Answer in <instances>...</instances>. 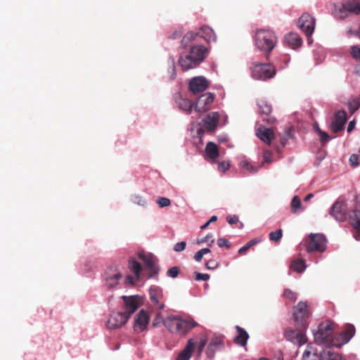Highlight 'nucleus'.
<instances>
[{
    "label": "nucleus",
    "mask_w": 360,
    "mask_h": 360,
    "mask_svg": "<svg viewBox=\"0 0 360 360\" xmlns=\"http://www.w3.org/2000/svg\"><path fill=\"white\" fill-rule=\"evenodd\" d=\"M284 41L293 49H299L302 45V40L299 34L295 32H290L284 37Z\"/></svg>",
    "instance_id": "bb28decb"
},
{
    "label": "nucleus",
    "mask_w": 360,
    "mask_h": 360,
    "mask_svg": "<svg viewBox=\"0 0 360 360\" xmlns=\"http://www.w3.org/2000/svg\"><path fill=\"white\" fill-rule=\"evenodd\" d=\"M164 326L168 331L174 335H186L198 326L193 319H184L179 316H169L165 319Z\"/></svg>",
    "instance_id": "f03ea898"
},
{
    "label": "nucleus",
    "mask_w": 360,
    "mask_h": 360,
    "mask_svg": "<svg viewBox=\"0 0 360 360\" xmlns=\"http://www.w3.org/2000/svg\"><path fill=\"white\" fill-rule=\"evenodd\" d=\"M165 319L160 313H158L153 321V326L156 328L158 327L161 323L164 324Z\"/></svg>",
    "instance_id": "09e8293b"
},
{
    "label": "nucleus",
    "mask_w": 360,
    "mask_h": 360,
    "mask_svg": "<svg viewBox=\"0 0 360 360\" xmlns=\"http://www.w3.org/2000/svg\"><path fill=\"white\" fill-rule=\"evenodd\" d=\"M355 328L353 326H347L346 328L333 336L331 347H340L347 344L354 335Z\"/></svg>",
    "instance_id": "1a4fd4ad"
},
{
    "label": "nucleus",
    "mask_w": 360,
    "mask_h": 360,
    "mask_svg": "<svg viewBox=\"0 0 360 360\" xmlns=\"http://www.w3.org/2000/svg\"><path fill=\"white\" fill-rule=\"evenodd\" d=\"M219 120V114L218 112H210L202 120L204 127L207 131H214L217 127Z\"/></svg>",
    "instance_id": "4be33fe9"
},
{
    "label": "nucleus",
    "mask_w": 360,
    "mask_h": 360,
    "mask_svg": "<svg viewBox=\"0 0 360 360\" xmlns=\"http://www.w3.org/2000/svg\"><path fill=\"white\" fill-rule=\"evenodd\" d=\"M199 37L206 42L211 43L217 41V35L214 30L208 26H202L198 31Z\"/></svg>",
    "instance_id": "cd10ccee"
},
{
    "label": "nucleus",
    "mask_w": 360,
    "mask_h": 360,
    "mask_svg": "<svg viewBox=\"0 0 360 360\" xmlns=\"http://www.w3.org/2000/svg\"><path fill=\"white\" fill-rule=\"evenodd\" d=\"M334 15L340 20H344L349 16V9L347 8V2L343 1L341 5L334 6Z\"/></svg>",
    "instance_id": "2f4dec72"
},
{
    "label": "nucleus",
    "mask_w": 360,
    "mask_h": 360,
    "mask_svg": "<svg viewBox=\"0 0 360 360\" xmlns=\"http://www.w3.org/2000/svg\"><path fill=\"white\" fill-rule=\"evenodd\" d=\"M199 37L198 32H187L182 39V46L184 48L190 46V44L195 41L196 38Z\"/></svg>",
    "instance_id": "e433bc0d"
},
{
    "label": "nucleus",
    "mask_w": 360,
    "mask_h": 360,
    "mask_svg": "<svg viewBox=\"0 0 360 360\" xmlns=\"http://www.w3.org/2000/svg\"><path fill=\"white\" fill-rule=\"evenodd\" d=\"M157 203L160 207H166L170 205L171 201L167 198L160 197L157 199Z\"/></svg>",
    "instance_id": "de8ad7c7"
},
{
    "label": "nucleus",
    "mask_w": 360,
    "mask_h": 360,
    "mask_svg": "<svg viewBox=\"0 0 360 360\" xmlns=\"http://www.w3.org/2000/svg\"><path fill=\"white\" fill-rule=\"evenodd\" d=\"M349 163L352 166H357L359 164V156L356 154H352L349 158Z\"/></svg>",
    "instance_id": "e2e57ef3"
},
{
    "label": "nucleus",
    "mask_w": 360,
    "mask_h": 360,
    "mask_svg": "<svg viewBox=\"0 0 360 360\" xmlns=\"http://www.w3.org/2000/svg\"><path fill=\"white\" fill-rule=\"evenodd\" d=\"M350 53L354 59H356L357 60H360V46H352L351 47Z\"/></svg>",
    "instance_id": "8fccbe9b"
},
{
    "label": "nucleus",
    "mask_w": 360,
    "mask_h": 360,
    "mask_svg": "<svg viewBox=\"0 0 360 360\" xmlns=\"http://www.w3.org/2000/svg\"><path fill=\"white\" fill-rule=\"evenodd\" d=\"M334 324L330 321H324L319 324L318 330L314 332V340L318 345L331 347L333 336Z\"/></svg>",
    "instance_id": "20e7f679"
},
{
    "label": "nucleus",
    "mask_w": 360,
    "mask_h": 360,
    "mask_svg": "<svg viewBox=\"0 0 360 360\" xmlns=\"http://www.w3.org/2000/svg\"><path fill=\"white\" fill-rule=\"evenodd\" d=\"M283 295L285 298L293 301L295 300L297 297V294L290 289L285 290Z\"/></svg>",
    "instance_id": "5fc2aeb1"
},
{
    "label": "nucleus",
    "mask_w": 360,
    "mask_h": 360,
    "mask_svg": "<svg viewBox=\"0 0 360 360\" xmlns=\"http://www.w3.org/2000/svg\"><path fill=\"white\" fill-rule=\"evenodd\" d=\"M237 335L235 338V342L240 346H245L249 338V335L247 331L243 328L236 326Z\"/></svg>",
    "instance_id": "473e14b6"
},
{
    "label": "nucleus",
    "mask_w": 360,
    "mask_h": 360,
    "mask_svg": "<svg viewBox=\"0 0 360 360\" xmlns=\"http://www.w3.org/2000/svg\"><path fill=\"white\" fill-rule=\"evenodd\" d=\"M257 242H258V240L256 239L249 241L248 243H246L245 245H243L238 250V253H240V254L243 253L244 252L248 250L250 247H252V245L257 243Z\"/></svg>",
    "instance_id": "603ef678"
},
{
    "label": "nucleus",
    "mask_w": 360,
    "mask_h": 360,
    "mask_svg": "<svg viewBox=\"0 0 360 360\" xmlns=\"http://www.w3.org/2000/svg\"><path fill=\"white\" fill-rule=\"evenodd\" d=\"M303 360H319L320 355L318 354L317 348L313 344H309L302 354Z\"/></svg>",
    "instance_id": "7c9ffc66"
},
{
    "label": "nucleus",
    "mask_w": 360,
    "mask_h": 360,
    "mask_svg": "<svg viewBox=\"0 0 360 360\" xmlns=\"http://www.w3.org/2000/svg\"><path fill=\"white\" fill-rule=\"evenodd\" d=\"M351 112H354L360 107V97L350 101L348 103Z\"/></svg>",
    "instance_id": "37998d69"
},
{
    "label": "nucleus",
    "mask_w": 360,
    "mask_h": 360,
    "mask_svg": "<svg viewBox=\"0 0 360 360\" xmlns=\"http://www.w3.org/2000/svg\"><path fill=\"white\" fill-rule=\"evenodd\" d=\"M128 267H129L130 271L134 274L136 280L140 281L141 280V272L142 270L141 264L139 262H138L135 259L131 258L129 260Z\"/></svg>",
    "instance_id": "72a5a7b5"
},
{
    "label": "nucleus",
    "mask_w": 360,
    "mask_h": 360,
    "mask_svg": "<svg viewBox=\"0 0 360 360\" xmlns=\"http://www.w3.org/2000/svg\"><path fill=\"white\" fill-rule=\"evenodd\" d=\"M349 13L360 15V2L356 0L346 1Z\"/></svg>",
    "instance_id": "4c0bfd02"
},
{
    "label": "nucleus",
    "mask_w": 360,
    "mask_h": 360,
    "mask_svg": "<svg viewBox=\"0 0 360 360\" xmlns=\"http://www.w3.org/2000/svg\"><path fill=\"white\" fill-rule=\"evenodd\" d=\"M273 161L272 153L268 150H264L263 151V164L270 163Z\"/></svg>",
    "instance_id": "864d4df0"
},
{
    "label": "nucleus",
    "mask_w": 360,
    "mask_h": 360,
    "mask_svg": "<svg viewBox=\"0 0 360 360\" xmlns=\"http://www.w3.org/2000/svg\"><path fill=\"white\" fill-rule=\"evenodd\" d=\"M320 360H345L341 354L333 351L330 347L320 353Z\"/></svg>",
    "instance_id": "c85d7f7f"
},
{
    "label": "nucleus",
    "mask_w": 360,
    "mask_h": 360,
    "mask_svg": "<svg viewBox=\"0 0 360 360\" xmlns=\"http://www.w3.org/2000/svg\"><path fill=\"white\" fill-rule=\"evenodd\" d=\"M122 278V272L117 269H108L105 273V285L109 289H115L118 287Z\"/></svg>",
    "instance_id": "9b49d317"
},
{
    "label": "nucleus",
    "mask_w": 360,
    "mask_h": 360,
    "mask_svg": "<svg viewBox=\"0 0 360 360\" xmlns=\"http://www.w3.org/2000/svg\"><path fill=\"white\" fill-rule=\"evenodd\" d=\"M256 134L262 141L269 145L271 144L272 140L275 138L274 131L265 127H259L257 129Z\"/></svg>",
    "instance_id": "b1692460"
},
{
    "label": "nucleus",
    "mask_w": 360,
    "mask_h": 360,
    "mask_svg": "<svg viewBox=\"0 0 360 360\" xmlns=\"http://www.w3.org/2000/svg\"><path fill=\"white\" fill-rule=\"evenodd\" d=\"M208 53V49L204 45L191 44L180 54L178 63L184 71L194 69L205 60Z\"/></svg>",
    "instance_id": "f257e3e1"
},
{
    "label": "nucleus",
    "mask_w": 360,
    "mask_h": 360,
    "mask_svg": "<svg viewBox=\"0 0 360 360\" xmlns=\"http://www.w3.org/2000/svg\"><path fill=\"white\" fill-rule=\"evenodd\" d=\"M255 47L265 53H270L278 43V37L270 29H259L253 37Z\"/></svg>",
    "instance_id": "7ed1b4c3"
},
{
    "label": "nucleus",
    "mask_w": 360,
    "mask_h": 360,
    "mask_svg": "<svg viewBox=\"0 0 360 360\" xmlns=\"http://www.w3.org/2000/svg\"><path fill=\"white\" fill-rule=\"evenodd\" d=\"M209 86L208 80L203 76L193 77L189 82V89L193 94H198L206 90Z\"/></svg>",
    "instance_id": "2eb2a0df"
},
{
    "label": "nucleus",
    "mask_w": 360,
    "mask_h": 360,
    "mask_svg": "<svg viewBox=\"0 0 360 360\" xmlns=\"http://www.w3.org/2000/svg\"><path fill=\"white\" fill-rule=\"evenodd\" d=\"M326 249V238L319 233H311L309 236V241L307 245V251L323 252Z\"/></svg>",
    "instance_id": "0eeeda50"
},
{
    "label": "nucleus",
    "mask_w": 360,
    "mask_h": 360,
    "mask_svg": "<svg viewBox=\"0 0 360 360\" xmlns=\"http://www.w3.org/2000/svg\"><path fill=\"white\" fill-rule=\"evenodd\" d=\"M168 73H169V79L170 80H174L176 79V68H175V64H174V59L172 58L171 60V62H170V67L168 70Z\"/></svg>",
    "instance_id": "a18cd8bd"
},
{
    "label": "nucleus",
    "mask_w": 360,
    "mask_h": 360,
    "mask_svg": "<svg viewBox=\"0 0 360 360\" xmlns=\"http://www.w3.org/2000/svg\"><path fill=\"white\" fill-rule=\"evenodd\" d=\"M230 167V163L228 161H223L218 164V170L222 172H225Z\"/></svg>",
    "instance_id": "6e6d98bb"
},
{
    "label": "nucleus",
    "mask_w": 360,
    "mask_h": 360,
    "mask_svg": "<svg viewBox=\"0 0 360 360\" xmlns=\"http://www.w3.org/2000/svg\"><path fill=\"white\" fill-rule=\"evenodd\" d=\"M137 255L138 257L140 259H141L146 266V268L149 272L150 278L158 274V268L156 266L155 262H153V257L151 255L141 252H139Z\"/></svg>",
    "instance_id": "f3484780"
},
{
    "label": "nucleus",
    "mask_w": 360,
    "mask_h": 360,
    "mask_svg": "<svg viewBox=\"0 0 360 360\" xmlns=\"http://www.w3.org/2000/svg\"><path fill=\"white\" fill-rule=\"evenodd\" d=\"M285 336L288 341L299 346L304 345L307 341L304 333L298 330H287Z\"/></svg>",
    "instance_id": "dca6fc26"
},
{
    "label": "nucleus",
    "mask_w": 360,
    "mask_h": 360,
    "mask_svg": "<svg viewBox=\"0 0 360 360\" xmlns=\"http://www.w3.org/2000/svg\"><path fill=\"white\" fill-rule=\"evenodd\" d=\"M186 246V243L184 241L177 243L174 246V250L175 252H181L185 250Z\"/></svg>",
    "instance_id": "bf43d9fd"
},
{
    "label": "nucleus",
    "mask_w": 360,
    "mask_h": 360,
    "mask_svg": "<svg viewBox=\"0 0 360 360\" xmlns=\"http://www.w3.org/2000/svg\"><path fill=\"white\" fill-rule=\"evenodd\" d=\"M210 252H211V250L209 248H202L200 250L195 252V254L194 255V259H195V261H197L198 262H201L203 256L205 254L210 253Z\"/></svg>",
    "instance_id": "c03bdc74"
},
{
    "label": "nucleus",
    "mask_w": 360,
    "mask_h": 360,
    "mask_svg": "<svg viewBox=\"0 0 360 360\" xmlns=\"http://www.w3.org/2000/svg\"><path fill=\"white\" fill-rule=\"evenodd\" d=\"M190 130L193 139H195V143H201L202 136L204 132L202 127L199 124H192Z\"/></svg>",
    "instance_id": "f704fd0d"
},
{
    "label": "nucleus",
    "mask_w": 360,
    "mask_h": 360,
    "mask_svg": "<svg viewBox=\"0 0 360 360\" xmlns=\"http://www.w3.org/2000/svg\"><path fill=\"white\" fill-rule=\"evenodd\" d=\"M129 318L123 311H113L107 321L106 327L110 330L120 328L127 323Z\"/></svg>",
    "instance_id": "6e6552de"
},
{
    "label": "nucleus",
    "mask_w": 360,
    "mask_h": 360,
    "mask_svg": "<svg viewBox=\"0 0 360 360\" xmlns=\"http://www.w3.org/2000/svg\"><path fill=\"white\" fill-rule=\"evenodd\" d=\"M150 300L155 309H163L165 303L162 301L163 298L162 290L160 287L153 285L149 290Z\"/></svg>",
    "instance_id": "4468645a"
},
{
    "label": "nucleus",
    "mask_w": 360,
    "mask_h": 360,
    "mask_svg": "<svg viewBox=\"0 0 360 360\" xmlns=\"http://www.w3.org/2000/svg\"><path fill=\"white\" fill-rule=\"evenodd\" d=\"M347 207L344 202H336L330 210V214L338 221H343L346 219Z\"/></svg>",
    "instance_id": "6ab92c4d"
},
{
    "label": "nucleus",
    "mask_w": 360,
    "mask_h": 360,
    "mask_svg": "<svg viewBox=\"0 0 360 360\" xmlns=\"http://www.w3.org/2000/svg\"><path fill=\"white\" fill-rule=\"evenodd\" d=\"M175 102L179 110L186 114H191L193 108V103L190 100L178 94L176 96Z\"/></svg>",
    "instance_id": "393cba45"
},
{
    "label": "nucleus",
    "mask_w": 360,
    "mask_h": 360,
    "mask_svg": "<svg viewBox=\"0 0 360 360\" xmlns=\"http://www.w3.org/2000/svg\"><path fill=\"white\" fill-rule=\"evenodd\" d=\"M227 221L230 224H235L238 221V217L236 215H229L227 217Z\"/></svg>",
    "instance_id": "338daca9"
},
{
    "label": "nucleus",
    "mask_w": 360,
    "mask_h": 360,
    "mask_svg": "<svg viewBox=\"0 0 360 360\" xmlns=\"http://www.w3.org/2000/svg\"><path fill=\"white\" fill-rule=\"evenodd\" d=\"M195 279L196 281H207L210 279V275L207 274H201V273H198V272H195Z\"/></svg>",
    "instance_id": "13d9d810"
},
{
    "label": "nucleus",
    "mask_w": 360,
    "mask_h": 360,
    "mask_svg": "<svg viewBox=\"0 0 360 360\" xmlns=\"http://www.w3.org/2000/svg\"><path fill=\"white\" fill-rule=\"evenodd\" d=\"M214 97V94L210 92L202 94L195 103V110L198 112H205L209 110L211 108Z\"/></svg>",
    "instance_id": "f8f14e48"
},
{
    "label": "nucleus",
    "mask_w": 360,
    "mask_h": 360,
    "mask_svg": "<svg viewBox=\"0 0 360 360\" xmlns=\"http://www.w3.org/2000/svg\"><path fill=\"white\" fill-rule=\"evenodd\" d=\"M219 155L217 145L213 142H208L205 148V160L210 162H214Z\"/></svg>",
    "instance_id": "a878e982"
},
{
    "label": "nucleus",
    "mask_w": 360,
    "mask_h": 360,
    "mask_svg": "<svg viewBox=\"0 0 360 360\" xmlns=\"http://www.w3.org/2000/svg\"><path fill=\"white\" fill-rule=\"evenodd\" d=\"M121 299L124 301V311L123 312L129 317L143 304V298L139 295H123Z\"/></svg>",
    "instance_id": "9d476101"
},
{
    "label": "nucleus",
    "mask_w": 360,
    "mask_h": 360,
    "mask_svg": "<svg viewBox=\"0 0 360 360\" xmlns=\"http://www.w3.org/2000/svg\"><path fill=\"white\" fill-rule=\"evenodd\" d=\"M207 242L210 243V244H209L210 245H211L212 244H213L214 243V240L213 238V236L212 233L207 234L206 236L198 240V241H197L198 244H202V243H207Z\"/></svg>",
    "instance_id": "3c124183"
},
{
    "label": "nucleus",
    "mask_w": 360,
    "mask_h": 360,
    "mask_svg": "<svg viewBox=\"0 0 360 360\" xmlns=\"http://www.w3.org/2000/svg\"><path fill=\"white\" fill-rule=\"evenodd\" d=\"M239 165L242 169L250 174H255L262 167V165H257L256 163L252 162L246 158H243L240 160Z\"/></svg>",
    "instance_id": "c756f323"
},
{
    "label": "nucleus",
    "mask_w": 360,
    "mask_h": 360,
    "mask_svg": "<svg viewBox=\"0 0 360 360\" xmlns=\"http://www.w3.org/2000/svg\"><path fill=\"white\" fill-rule=\"evenodd\" d=\"M297 25L307 37H311L314 31L315 19L309 14L304 13L300 18Z\"/></svg>",
    "instance_id": "ddd939ff"
},
{
    "label": "nucleus",
    "mask_w": 360,
    "mask_h": 360,
    "mask_svg": "<svg viewBox=\"0 0 360 360\" xmlns=\"http://www.w3.org/2000/svg\"><path fill=\"white\" fill-rule=\"evenodd\" d=\"M131 201L139 206L146 207L147 205V200L143 197L139 195H133L131 197Z\"/></svg>",
    "instance_id": "a19ab883"
},
{
    "label": "nucleus",
    "mask_w": 360,
    "mask_h": 360,
    "mask_svg": "<svg viewBox=\"0 0 360 360\" xmlns=\"http://www.w3.org/2000/svg\"><path fill=\"white\" fill-rule=\"evenodd\" d=\"M306 268L307 265L305 261L301 259L295 260L291 264L292 270L298 273L303 272Z\"/></svg>",
    "instance_id": "58836bf2"
},
{
    "label": "nucleus",
    "mask_w": 360,
    "mask_h": 360,
    "mask_svg": "<svg viewBox=\"0 0 360 360\" xmlns=\"http://www.w3.org/2000/svg\"><path fill=\"white\" fill-rule=\"evenodd\" d=\"M206 344L207 340L205 338H201L198 345V351L199 354H200L201 352L203 351Z\"/></svg>",
    "instance_id": "680f3d73"
},
{
    "label": "nucleus",
    "mask_w": 360,
    "mask_h": 360,
    "mask_svg": "<svg viewBox=\"0 0 360 360\" xmlns=\"http://www.w3.org/2000/svg\"><path fill=\"white\" fill-rule=\"evenodd\" d=\"M283 232L281 229H278L276 231L271 232L269 238L273 241H278L282 238Z\"/></svg>",
    "instance_id": "49530a36"
},
{
    "label": "nucleus",
    "mask_w": 360,
    "mask_h": 360,
    "mask_svg": "<svg viewBox=\"0 0 360 360\" xmlns=\"http://www.w3.org/2000/svg\"><path fill=\"white\" fill-rule=\"evenodd\" d=\"M291 212L293 214H298L304 211V207L302 205L300 198L297 195H295L290 203Z\"/></svg>",
    "instance_id": "c9c22d12"
},
{
    "label": "nucleus",
    "mask_w": 360,
    "mask_h": 360,
    "mask_svg": "<svg viewBox=\"0 0 360 360\" xmlns=\"http://www.w3.org/2000/svg\"><path fill=\"white\" fill-rule=\"evenodd\" d=\"M217 245L220 248H224V247L229 248V241L226 238H220L218 239Z\"/></svg>",
    "instance_id": "0e129e2a"
},
{
    "label": "nucleus",
    "mask_w": 360,
    "mask_h": 360,
    "mask_svg": "<svg viewBox=\"0 0 360 360\" xmlns=\"http://www.w3.org/2000/svg\"><path fill=\"white\" fill-rule=\"evenodd\" d=\"M179 274V269L177 267H172L167 271V276L171 278H176Z\"/></svg>",
    "instance_id": "052dcab7"
},
{
    "label": "nucleus",
    "mask_w": 360,
    "mask_h": 360,
    "mask_svg": "<svg viewBox=\"0 0 360 360\" xmlns=\"http://www.w3.org/2000/svg\"><path fill=\"white\" fill-rule=\"evenodd\" d=\"M251 77L256 80L266 81L276 75V69L267 63H254L250 68Z\"/></svg>",
    "instance_id": "39448f33"
},
{
    "label": "nucleus",
    "mask_w": 360,
    "mask_h": 360,
    "mask_svg": "<svg viewBox=\"0 0 360 360\" xmlns=\"http://www.w3.org/2000/svg\"><path fill=\"white\" fill-rule=\"evenodd\" d=\"M259 111L264 115H269L271 111V106L266 101L260 100L257 103Z\"/></svg>",
    "instance_id": "ea45409f"
},
{
    "label": "nucleus",
    "mask_w": 360,
    "mask_h": 360,
    "mask_svg": "<svg viewBox=\"0 0 360 360\" xmlns=\"http://www.w3.org/2000/svg\"><path fill=\"white\" fill-rule=\"evenodd\" d=\"M221 342L218 340L212 341L207 347V354L208 356H212L214 354V350L215 348H218L221 346Z\"/></svg>",
    "instance_id": "79ce46f5"
},
{
    "label": "nucleus",
    "mask_w": 360,
    "mask_h": 360,
    "mask_svg": "<svg viewBox=\"0 0 360 360\" xmlns=\"http://www.w3.org/2000/svg\"><path fill=\"white\" fill-rule=\"evenodd\" d=\"M319 135L320 139L323 143H326L329 140V136L326 132L321 131H319Z\"/></svg>",
    "instance_id": "69168bd1"
},
{
    "label": "nucleus",
    "mask_w": 360,
    "mask_h": 360,
    "mask_svg": "<svg viewBox=\"0 0 360 360\" xmlns=\"http://www.w3.org/2000/svg\"><path fill=\"white\" fill-rule=\"evenodd\" d=\"M349 223L354 230V236L360 240V211L354 210L349 215Z\"/></svg>",
    "instance_id": "5701e85b"
},
{
    "label": "nucleus",
    "mask_w": 360,
    "mask_h": 360,
    "mask_svg": "<svg viewBox=\"0 0 360 360\" xmlns=\"http://www.w3.org/2000/svg\"><path fill=\"white\" fill-rule=\"evenodd\" d=\"M136 281H137L136 280V278H134L131 276L130 275H128L127 276H126L125 278V282L127 283H129V284H131V285H134L136 283Z\"/></svg>",
    "instance_id": "774afa93"
},
{
    "label": "nucleus",
    "mask_w": 360,
    "mask_h": 360,
    "mask_svg": "<svg viewBox=\"0 0 360 360\" xmlns=\"http://www.w3.org/2000/svg\"><path fill=\"white\" fill-rule=\"evenodd\" d=\"M218 262L214 259L209 260L206 262L205 266L207 269L214 270L218 267Z\"/></svg>",
    "instance_id": "4d7b16f0"
},
{
    "label": "nucleus",
    "mask_w": 360,
    "mask_h": 360,
    "mask_svg": "<svg viewBox=\"0 0 360 360\" xmlns=\"http://www.w3.org/2000/svg\"><path fill=\"white\" fill-rule=\"evenodd\" d=\"M150 316L149 313L144 310H140L134 318L133 330L136 333L146 332L148 329Z\"/></svg>",
    "instance_id": "423d86ee"
},
{
    "label": "nucleus",
    "mask_w": 360,
    "mask_h": 360,
    "mask_svg": "<svg viewBox=\"0 0 360 360\" xmlns=\"http://www.w3.org/2000/svg\"><path fill=\"white\" fill-rule=\"evenodd\" d=\"M293 314L295 321L297 323H301L304 326L302 323L308 316L307 305L306 302H300L297 305L294 307Z\"/></svg>",
    "instance_id": "412c9836"
},
{
    "label": "nucleus",
    "mask_w": 360,
    "mask_h": 360,
    "mask_svg": "<svg viewBox=\"0 0 360 360\" xmlns=\"http://www.w3.org/2000/svg\"><path fill=\"white\" fill-rule=\"evenodd\" d=\"M195 341L190 338L184 348L179 353L175 360H190L195 348Z\"/></svg>",
    "instance_id": "aec40b11"
},
{
    "label": "nucleus",
    "mask_w": 360,
    "mask_h": 360,
    "mask_svg": "<svg viewBox=\"0 0 360 360\" xmlns=\"http://www.w3.org/2000/svg\"><path fill=\"white\" fill-rule=\"evenodd\" d=\"M347 121V114L343 110L338 111L333 120L330 128L333 131L338 132L343 129L345 124Z\"/></svg>",
    "instance_id": "a211bd4d"
}]
</instances>
